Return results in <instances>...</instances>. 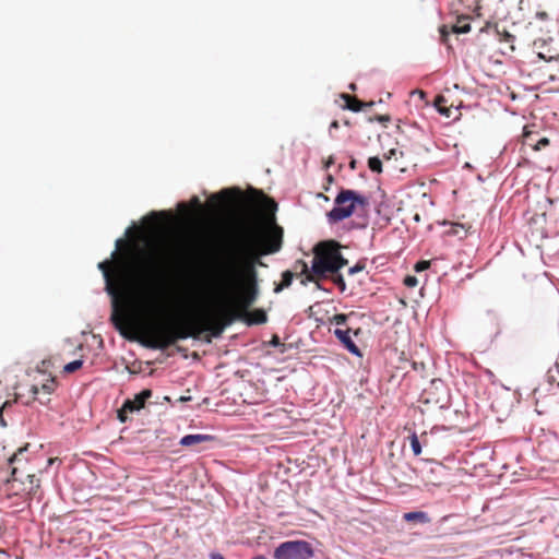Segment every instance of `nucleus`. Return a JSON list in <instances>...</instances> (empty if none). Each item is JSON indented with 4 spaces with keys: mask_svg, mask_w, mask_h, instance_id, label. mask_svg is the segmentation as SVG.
I'll list each match as a JSON object with an SVG mask.
<instances>
[{
    "mask_svg": "<svg viewBox=\"0 0 559 559\" xmlns=\"http://www.w3.org/2000/svg\"><path fill=\"white\" fill-rule=\"evenodd\" d=\"M210 203L217 209L237 203L272 213V217L264 222H242L229 246L213 255L203 273L200 292L224 299L228 306L182 320L143 322V317L156 306L152 285L155 263L141 250L129 254L114 251L111 260L100 262L98 269L112 299L111 322L121 334L141 324L143 344L152 349H166L179 340L199 338L204 332L217 337L255 302L254 263L262 255L280 251L283 243V228L273 215L277 204L262 191L251 189L242 194L237 188L213 194Z\"/></svg>",
    "mask_w": 559,
    "mask_h": 559,
    "instance_id": "1",
    "label": "nucleus"
},
{
    "mask_svg": "<svg viewBox=\"0 0 559 559\" xmlns=\"http://www.w3.org/2000/svg\"><path fill=\"white\" fill-rule=\"evenodd\" d=\"M334 207L326 214L330 223H338L353 215L357 207L366 209L368 198L349 189H342L334 200Z\"/></svg>",
    "mask_w": 559,
    "mask_h": 559,
    "instance_id": "2",
    "label": "nucleus"
},
{
    "mask_svg": "<svg viewBox=\"0 0 559 559\" xmlns=\"http://www.w3.org/2000/svg\"><path fill=\"white\" fill-rule=\"evenodd\" d=\"M342 246L335 240L319 242L314 248V257L329 270L336 273L347 265L348 261L341 253Z\"/></svg>",
    "mask_w": 559,
    "mask_h": 559,
    "instance_id": "3",
    "label": "nucleus"
},
{
    "mask_svg": "<svg viewBox=\"0 0 559 559\" xmlns=\"http://www.w3.org/2000/svg\"><path fill=\"white\" fill-rule=\"evenodd\" d=\"M312 556L313 549L306 540L285 542L274 550L275 559H310Z\"/></svg>",
    "mask_w": 559,
    "mask_h": 559,
    "instance_id": "4",
    "label": "nucleus"
},
{
    "mask_svg": "<svg viewBox=\"0 0 559 559\" xmlns=\"http://www.w3.org/2000/svg\"><path fill=\"white\" fill-rule=\"evenodd\" d=\"M301 266L300 275L305 277L301 280V284H307L308 282H316L318 278L324 277L329 270L316 258L313 257L311 270L308 269V265L304 261H298Z\"/></svg>",
    "mask_w": 559,
    "mask_h": 559,
    "instance_id": "5",
    "label": "nucleus"
},
{
    "mask_svg": "<svg viewBox=\"0 0 559 559\" xmlns=\"http://www.w3.org/2000/svg\"><path fill=\"white\" fill-rule=\"evenodd\" d=\"M350 332H352L350 329H346V330L335 329L334 335L337 337V340L343 344V346L349 353L360 357L361 356L360 349L352 340Z\"/></svg>",
    "mask_w": 559,
    "mask_h": 559,
    "instance_id": "6",
    "label": "nucleus"
},
{
    "mask_svg": "<svg viewBox=\"0 0 559 559\" xmlns=\"http://www.w3.org/2000/svg\"><path fill=\"white\" fill-rule=\"evenodd\" d=\"M151 396V390L146 389L141 391L139 394L134 396L133 400H127L124 402V411H129L130 413L140 411L141 408L144 407L146 400L150 399Z\"/></svg>",
    "mask_w": 559,
    "mask_h": 559,
    "instance_id": "7",
    "label": "nucleus"
},
{
    "mask_svg": "<svg viewBox=\"0 0 559 559\" xmlns=\"http://www.w3.org/2000/svg\"><path fill=\"white\" fill-rule=\"evenodd\" d=\"M240 319L245 320L248 325H254L265 323L267 321V316L263 309H254L252 311H249L248 309Z\"/></svg>",
    "mask_w": 559,
    "mask_h": 559,
    "instance_id": "8",
    "label": "nucleus"
},
{
    "mask_svg": "<svg viewBox=\"0 0 559 559\" xmlns=\"http://www.w3.org/2000/svg\"><path fill=\"white\" fill-rule=\"evenodd\" d=\"M57 386V382L55 378L48 379L45 383H43L40 386L37 384H34L31 386L29 392L32 393L33 400H38L37 395L43 392L47 395H50ZM39 402L44 404L45 402L39 399Z\"/></svg>",
    "mask_w": 559,
    "mask_h": 559,
    "instance_id": "9",
    "label": "nucleus"
},
{
    "mask_svg": "<svg viewBox=\"0 0 559 559\" xmlns=\"http://www.w3.org/2000/svg\"><path fill=\"white\" fill-rule=\"evenodd\" d=\"M532 135H535L534 132L530 131L527 129V127L524 128V131H523V145H526V146H530L532 147L534 151H540L542 148L546 147L549 145V139L548 138H540L536 141V143H532L530 142V138Z\"/></svg>",
    "mask_w": 559,
    "mask_h": 559,
    "instance_id": "10",
    "label": "nucleus"
},
{
    "mask_svg": "<svg viewBox=\"0 0 559 559\" xmlns=\"http://www.w3.org/2000/svg\"><path fill=\"white\" fill-rule=\"evenodd\" d=\"M435 107L444 117L450 118L453 116V110L459 111L457 107L453 104H448V99L443 95H438L435 99Z\"/></svg>",
    "mask_w": 559,
    "mask_h": 559,
    "instance_id": "11",
    "label": "nucleus"
},
{
    "mask_svg": "<svg viewBox=\"0 0 559 559\" xmlns=\"http://www.w3.org/2000/svg\"><path fill=\"white\" fill-rule=\"evenodd\" d=\"M341 98L345 102L343 108L358 112L365 108V102L359 100L357 97L349 94H341Z\"/></svg>",
    "mask_w": 559,
    "mask_h": 559,
    "instance_id": "12",
    "label": "nucleus"
},
{
    "mask_svg": "<svg viewBox=\"0 0 559 559\" xmlns=\"http://www.w3.org/2000/svg\"><path fill=\"white\" fill-rule=\"evenodd\" d=\"M213 437L210 435H187L181 438L180 444L183 447H193L202 442L212 441Z\"/></svg>",
    "mask_w": 559,
    "mask_h": 559,
    "instance_id": "13",
    "label": "nucleus"
},
{
    "mask_svg": "<svg viewBox=\"0 0 559 559\" xmlns=\"http://www.w3.org/2000/svg\"><path fill=\"white\" fill-rule=\"evenodd\" d=\"M408 440L414 455L418 456L421 454V444H426L427 433L424 432L420 437H418L416 432H413L408 437Z\"/></svg>",
    "mask_w": 559,
    "mask_h": 559,
    "instance_id": "14",
    "label": "nucleus"
},
{
    "mask_svg": "<svg viewBox=\"0 0 559 559\" xmlns=\"http://www.w3.org/2000/svg\"><path fill=\"white\" fill-rule=\"evenodd\" d=\"M403 520L405 522H408V523L409 522H417V523H420V524H428L431 521L429 515L426 512H423V511H413V512L404 513L403 514Z\"/></svg>",
    "mask_w": 559,
    "mask_h": 559,
    "instance_id": "15",
    "label": "nucleus"
},
{
    "mask_svg": "<svg viewBox=\"0 0 559 559\" xmlns=\"http://www.w3.org/2000/svg\"><path fill=\"white\" fill-rule=\"evenodd\" d=\"M471 31L469 17L466 15L459 16L456 22L451 26L452 33L465 34Z\"/></svg>",
    "mask_w": 559,
    "mask_h": 559,
    "instance_id": "16",
    "label": "nucleus"
},
{
    "mask_svg": "<svg viewBox=\"0 0 559 559\" xmlns=\"http://www.w3.org/2000/svg\"><path fill=\"white\" fill-rule=\"evenodd\" d=\"M293 278H294V273H293V272H290V271H285V272H283V274H282V281H281L280 285H277V286L275 287V289H274V290H275L276 293H278V292H281L282 289L289 287V286H290V284H292V282H293Z\"/></svg>",
    "mask_w": 559,
    "mask_h": 559,
    "instance_id": "17",
    "label": "nucleus"
},
{
    "mask_svg": "<svg viewBox=\"0 0 559 559\" xmlns=\"http://www.w3.org/2000/svg\"><path fill=\"white\" fill-rule=\"evenodd\" d=\"M368 167L373 173H377V174L382 173V162L377 156L370 157L368 159Z\"/></svg>",
    "mask_w": 559,
    "mask_h": 559,
    "instance_id": "18",
    "label": "nucleus"
},
{
    "mask_svg": "<svg viewBox=\"0 0 559 559\" xmlns=\"http://www.w3.org/2000/svg\"><path fill=\"white\" fill-rule=\"evenodd\" d=\"M276 416L278 418H281V423L278 424V427H286V425L283 423L284 420H287L288 419V414L285 409L283 408H277L274 414H271V413H267V414H264L263 417L266 418V417H270V416Z\"/></svg>",
    "mask_w": 559,
    "mask_h": 559,
    "instance_id": "19",
    "label": "nucleus"
},
{
    "mask_svg": "<svg viewBox=\"0 0 559 559\" xmlns=\"http://www.w3.org/2000/svg\"><path fill=\"white\" fill-rule=\"evenodd\" d=\"M82 366H83V360L82 359L73 360V361L67 364L63 367V372L72 373V372L79 370Z\"/></svg>",
    "mask_w": 559,
    "mask_h": 559,
    "instance_id": "20",
    "label": "nucleus"
},
{
    "mask_svg": "<svg viewBox=\"0 0 559 559\" xmlns=\"http://www.w3.org/2000/svg\"><path fill=\"white\" fill-rule=\"evenodd\" d=\"M333 282L342 293H344L346 290V283H345L342 274H340L337 272L334 273Z\"/></svg>",
    "mask_w": 559,
    "mask_h": 559,
    "instance_id": "21",
    "label": "nucleus"
},
{
    "mask_svg": "<svg viewBox=\"0 0 559 559\" xmlns=\"http://www.w3.org/2000/svg\"><path fill=\"white\" fill-rule=\"evenodd\" d=\"M365 269H366V261L359 260L354 266L348 269V274L353 275V274L364 271Z\"/></svg>",
    "mask_w": 559,
    "mask_h": 559,
    "instance_id": "22",
    "label": "nucleus"
},
{
    "mask_svg": "<svg viewBox=\"0 0 559 559\" xmlns=\"http://www.w3.org/2000/svg\"><path fill=\"white\" fill-rule=\"evenodd\" d=\"M348 316L345 313L335 314L330 321L336 325H343L346 323Z\"/></svg>",
    "mask_w": 559,
    "mask_h": 559,
    "instance_id": "23",
    "label": "nucleus"
},
{
    "mask_svg": "<svg viewBox=\"0 0 559 559\" xmlns=\"http://www.w3.org/2000/svg\"><path fill=\"white\" fill-rule=\"evenodd\" d=\"M27 478H28L29 484H31L29 492H36V490L40 486L39 485V479H37L34 474H28Z\"/></svg>",
    "mask_w": 559,
    "mask_h": 559,
    "instance_id": "24",
    "label": "nucleus"
},
{
    "mask_svg": "<svg viewBox=\"0 0 559 559\" xmlns=\"http://www.w3.org/2000/svg\"><path fill=\"white\" fill-rule=\"evenodd\" d=\"M429 266H430V261L423 260V261H418L415 264L414 270L416 272H421V271L429 269Z\"/></svg>",
    "mask_w": 559,
    "mask_h": 559,
    "instance_id": "25",
    "label": "nucleus"
},
{
    "mask_svg": "<svg viewBox=\"0 0 559 559\" xmlns=\"http://www.w3.org/2000/svg\"><path fill=\"white\" fill-rule=\"evenodd\" d=\"M404 285L409 288L416 287L418 285V280L415 276L407 275L404 278Z\"/></svg>",
    "mask_w": 559,
    "mask_h": 559,
    "instance_id": "26",
    "label": "nucleus"
},
{
    "mask_svg": "<svg viewBox=\"0 0 559 559\" xmlns=\"http://www.w3.org/2000/svg\"><path fill=\"white\" fill-rule=\"evenodd\" d=\"M128 413H130L129 411H124V404L122 405V407L118 411V419L121 421V423H126L127 419H128Z\"/></svg>",
    "mask_w": 559,
    "mask_h": 559,
    "instance_id": "27",
    "label": "nucleus"
},
{
    "mask_svg": "<svg viewBox=\"0 0 559 559\" xmlns=\"http://www.w3.org/2000/svg\"><path fill=\"white\" fill-rule=\"evenodd\" d=\"M370 121L377 120L381 123L389 122L391 120V117L389 115H377L374 118H370Z\"/></svg>",
    "mask_w": 559,
    "mask_h": 559,
    "instance_id": "28",
    "label": "nucleus"
},
{
    "mask_svg": "<svg viewBox=\"0 0 559 559\" xmlns=\"http://www.w3.org/2000/svg\"><path fill=\"white\" fill-rule=\"evenodd\" d=\"M25 451V448H20L16 453H14L10 459L9 463L10 465H13L15 462L19 461V455L22 454Z\"/></svg>",
    "mask_w": 559,
    "mask_h": 559,
    "instance_id": "29",
    "label": "nucleus"
},
{
    "mask_svg": "<svg viewBox=\"0 0 559 559\" xmlns=\"http://www.w3.org/2000/svg\"><path fill=\"white\" fill-rule=\"evenodd\" d=\"M397 154V150L391 148L388 154L384 155L385 159H390L391 157L395 156ZM399 154L402 156L403 153L399 152Z\"/></svg>",
    "mask_w": 559,
    "mask_h": 559,
    "instance_id": "30",
    "label": "nucleus"
},
{
    "mask_svg": "<svg viewBox=\"0 0 559 559\" xmlns=\"http://www.w3.org/2000/svg\"><path fill=\"white\" fill-rule=\"evenodd\" d=\"M449 31L447 29V25H443L441 28H440V34H441V38L443 41L447 40V36L449 35Z\"/></svg>",
    "mask_w": 559,
    "mask_h": 559,
    "instance_id": "31",
    "label": "nucleus"
},
{
    "mask_svg": "<svg viewBox=\"0 0 559 559\" xmlns=\"http://www.w3.org/2000/svg\"><path fill=\"white\" fill-rule=\"evenodd\" d=\"M270 344L273 345V346L282 345L281 340H280V337L277 335H273L272 336V340H271Z\"/></svg>",
    "mask_w": 559,
    "mask_h": 559,
    "instance_id": "32",
    "label": "nucleus"
},
{
    "mask_svg": "<svg viewBox=\"0 0 559 559\" xmlns=\"http://www.w3.org/2000/svg\"><path fill=\"white\" fill-rule=\"evenodd\" d=\"M536 16L540 20H546L548 19V13L547 12H537Z\"/></svg>",
    "mask_w": 559,
    "mask_h": 559,
    "instance_id": "33",
    "label": "nucleus"
},
{
    "mask_svg": "<svg viewBox=\"0 0 559 559\" xmlns=\"http://www.w3.org/2000/svg\"><path fill=\"white\" fill-rule=\"evenodd\" d=\"M165 215H166V213H165V212H160V213H155V212H153V213L151 214V217H152L154 221H157L158 216H165Z\"/></svg>",
    "mask_w": 559,
    "mask_h": 559,
    "instance_id": "34",
    "label": "nucleus"
},
{
    "mask_svg": "<svg viewBox=\"0 0 559 559\" xmlns=\"http://www.w3.org/2000/svg\"><path fill=\"white\" fill-rule=\"evenodd\" d=\"M11 474H12V478H13V480H17V479H19V478H17V476H16V475H17V467L12 466V472H11Z\"/></svg>",
    "mask_w": 559,
    "mask_h": 559,
    "instance_id": "35",
    "label": "nucleus"
},
{
    "mask_svg": "<svg viewBox=\"0 0 559 559\" xmlns=\"http://www.w3.org/2000/svg\"><path fill=\"white\" fill-rule=\"evenodd\" d=\"M514 36L509 34V33H506L504 34V38L503 40L508 41V43H511L513 40Z\"/></svg>",
    "mask_w": 559,
    "mask_h": 559,
    "instance_id": "36",
    "label": "nucleus"
},
{
    "mask_svg": "<svg viewBox=\"0 0 559 559\" xmlns=\"http://www.w3.org/2000/svg\"><path fill=\"white\" fill-rule=\"evenodd\" d=\"M211 559H225L223 555L218 552L211 554Z\"/></svg>",
    "mask_w": 559,
    "mask_h": 559,
    "instance_id": "37",
    "label": "nucleus"
},
{
    "mask_svg": "<svg viewBox=\"0 0 559 559\" xmlns=\"http://www.w3.org/2000/svg\"><path fill=\"white\" fill-rule=\"evenodd\" d=\"M191 202L193 203V205H194V206H200V205H201V204H200V200H199V198H198V197H193V198H192V200H191Z\"/></svg>",
    "mask_w": 559,
    "mask_h": 559,
    "instance_id": "38",
    "label": "nucleus"
},
{
    "mask_svg": "<svg viewBox=\"0 0 559 559\" xmlns=\"http://www.w3.org/2000/svg\"><path fill=\"white\" fill-rule=\"evenodd\" d=\"M330 128L331 129H337L338 128V121L337 120H333L330 124Z\"/></svg>",
    "mask_w": 559,
    "mask_h": 559,
    "instance_id": "39",
    "label": "nucleus"
},
{
    "mask_svg": "<svg viewBox=\"0 0 559 559\" xmlns=\"http://www.w3.org/2000/svg\"><path fill=\"white\" fill-rule=\"evenodd\" d=\"M57 460H58L57 457H50V459H48V461H47V465H48V466L52 465Z\"/></svg>",
    "mask_w": 559,
    "mask_h": 559,
    "instance_id": "40",
    "label": "nucleus"
},
{
    "mask_svg": "<svg viewBox=\"0 0 559 559\" xmlns=\"http://www.w3.org/2000/svg\"><path fill=\"white\" fill-rule=\"evenodd\" d=\"M122 242H123V240H122V239H118V240L116 241V247H117V249H120V247H121V243H122Z\"/></svg>",
    "mask_w": 559,
    "mask_h": 559,
    "instance_id": "41",
    "label": "nucleus"
},
{
    "mask_svg": "<svg viewBox=\"0 0 559 559\" xmlns=\"http://www.w3.org/2000/svg\"><path fill=\"white\" fill-rule=\"evenodd\" d=\"M374 105V102H368V103H365V108L366 107H372Z\"/></svg>",
    "mask_w": 559,
    "mask_h": 559,
    "instance_id": "42",
    "label": "nucleus"
},
{
    "mask_svg": "<svg viewBox=\"0 0 559 559\" xmlns=\"http://www.w3.org/2000/svg\"><path fill=\"white\" fill-rule=\"evenodd\" d=\"M349 166H350V168H352V169H355V168H356V160H354V159H353V160L349 163Z\"/></svg>",
    "mask_w": 559,
    "mask_h": 559,
    "instance_id": "43",
    "label": "nucleus"
},
{
    "mask_svg": "<svg viewBox=\"0 0 559 559\" xmlns=\"http://www.w3.org/2000/svg\"><path fill=\"white\" fill-rule=\"evenodd\" d=\"M536 141H537V140L534 138V135H532V136L530 138V142H532V143H536Z\"/></svg>",
    "mask_w": 559,
    "mask_h": 559,
    "instance_id": "44",
    "label": "nucleus"
},
{
    "mask_svg": "<svg viewBox=\"0 0 559 559\" xmlns=\"http://www.w3.org/2000/svg\"><path fill=\"white\" fill-rule=\"evenodd\" d=\"M252 559H266L264 556H255Z\"/></svg>",
    "mask_w": 559,
    "mask_h": 559,
    "instance_id": "45",
    "label": "nucleus"
},
{
    "mask_svg": "<svg viewBox=\"0 0 559 559\" xmlns=\"http://www.w3.org/2000/svg\"><path fill=\"white\" fill-rule=\"evenodd\" d=\"M349 87H350V90H353V91H355V90H356V86H355V84H354V83H353V84H350V86H349Z\"/></svg>",
    "mask_w": 559,
    "mask_h": 559,
    "instance_id": "46",
    "label": "nucleus"
},
{
    "mask_svg": "<svg viewBox=\"0 0 559 559\" xmlns=\"http://www.w3.org/2000/svg\"><path fill=\"white\" fill-rule=\"evenodd\" d=\"M550 79H551V80H555V79H559V76H558V78H556L555 75H550Z\"/></svg>",
    "mask_w": 559,
    "mask_h": 559,
    "instance_id": "47",
    "label": "nucleus"
},
{
    "mask_svg": "<svg viewBox=\"0 0 559 559\" xmlns=\"http://www.w3.org/2000/svg\"><path fill=\"white\" fill-rule=\"evenodd\" d=\"M433 485H440V481H432Z\"/></svg>",
    "mask_w": 559,
    "mask_h": 559,
    "instance_id": "48",
    "label": "nucleus"
},
{
    "mask_svg": "<svg viewBox=\"0 0 559 559\" xmlns=\"http://www.w3.org/2000/svg\"><path fill=\"white\" fill-rule=\"evenodd\" d=\"M0 552H2V550L0 549Z\"/></svg>",
    "mask_w": 559,
    "mask_h": 559,
    "instance_id": "49",
    "label": "nucleus"
}]
</instances>
